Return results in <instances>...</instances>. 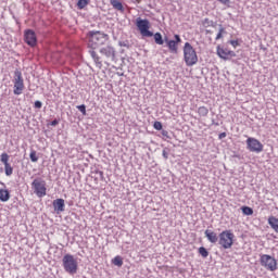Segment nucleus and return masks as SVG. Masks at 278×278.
Masks as SVG:
<instances>
[{"label": "nucleus", "instance_id": "nucleus-33", "mask_svg": "<svg viewBox=\"0 0 278 278\" xmlns=\"http://www.w3.org/2000/svg\"><path fill=\"white\" fill-rule=\"evenodd\" d=\"M174 42L176 45H181V37L179 35H174Z\"/></svg>", "mask_w": 278, "mask_h": 278}, {"label": "nucleus", "instance_id": "nucleus-44", "mask_svg": "<svg viewBox=\"0 0 278 278\" xmlns=\"http://www.w3.org/2000/svg\"><path fill=\"white\" fill-rule=\"evenodd\" d=\"M213 125H216V126H218V123H214V119H213Z\"/></svg>", "mask_w": 278, "mask_h": 278}, {"label": "nucleus", "instance_id": "nucleus-27", "mask_svg": "<svg viewBox=\"0 0 278 278\" xmlns=\"http://www.w3.org/2000/svg\"><path fill=\"white\" fill-rule=\"evenodd\" d=\"M112 262L114 266H118V267L123 266V257L121 256H115Z\"/></svg>", "mask_w": 278, "mask_h": 278}, {"label": "nucleus", "instance_id": "nucleus-28", "mask_svg": "<svg viewBox=\"0 0 278 278\" xmlns=\"http://www.w3.org/2000/svg\"><path fill=\"white\" fill-rule=\"evenodd\" d=\"M29 159L34 163L38 162V155L36 154V150H31V152L29 154Z\"/></svg>", "mask_w": 278, "mask_h": 278}, {"label": "nucleus", "instance_id": "nucleus-11", "mask_svg": "<svg viewBox=\"0 0 278 278\" xmlns=\"http://www.w3.org/2000/svg\"><path fill=\"white\" fill-rule=\"evenodd\" d=\"M101 55H104L110 62H116V49L112 46H105L100 49Z\"/></svg>", "mask_w": 278, "mask_h": 278}, {"label": "nucleus", "instance_id": "nucleus-14", "mask_svg": "<svg viewBox=\"0 0 278 278\" xmlns=\"http://www.w3.org/2000/svg\"><path fill=\"white\" fill-rule=\"evenodd\" d=\"M205 238H207L208 242H211V244H216V242H218L219 237L216 232H214L213 230L206 229L204 231Z\"/></svg>", "mask_w": 278, "mask_h": 278}, {"label": "nucleus", "instance_id": "nucleus-2", "mask_svg": "<svg viewBox=\"0 0 278 278\" xmlns=\"http://www.w3.org/2000/svg\"><path fill=\"white\" fill-rule=\"evenodd\" d=\"M87 39L89 49H99V47L108 42V34L100 30H91L87 33Z\"/></svg>", "mask_w": 278, "mask_h": 278}, {"label": "nucleus", "instance_id": "nucleus-31", "mask_svg": "<svg viewBox=\"0 0 278 278\" xmlns=\"http://www.w3.org/2000/svg\"><path fill=\"white\" fill-rule=\"evenodd\" d=\"M34 109L35 110H41L42 109V102L40 100L35 101Z\"/></svg>", "mask_w": 278, "mask_h": 278}, {"label": "nucleus", "instance_id": "nucleus-7", "mask_svg": "<svg viewBox=\"0 0 278 278\" xmlns=\"http://www.w3.org/2000/svg\"><path fill=\"white\" fill-rule=\"evenodd\" d=\"M13 84V94H23V90H25V80L23 79V73L18 68L14 71Z\"/></svg>", "mask_w": 278, "mask_h": 278}, {"label": "nucleus", "instance_id": "nucleus-45", "mask_svg": "<svg viewBox=\"0 0 278 278\" xmlns=\"http://www.w3.org/2000/svg\"><path fill=\"white\" fill-rule=\"evenodd\" d=\"M119 77H123V74H119Z\"/></svg>", "mask_w": 278, "mask_h": 278}, {"label": "nucleus", "instance_id": "nucleus-4", "mask_svg": "<svg viewBox=\"0 0 278 278\" xmlns=\"http://www.w3.org/2000/svg\"><path fill=\"white\" fill-rule=\"evenodd\" d=\"M184 59L185 63L188 66H194L197 62H199V56L197 55V50L190 45V42H186L184 46Z\"/></svg>", "mask_w": 278, "mask_h": 278}, {"label": "nucleus", "instance_id": "nucleus-43", "mask_svg": "<svg viewBox=\"0 0 278 278\" xmlns=\"http://www.w3.org/2000/svg\"><path fill=\"white\" fill-rule=\"evenodd\" d=\"M205 31H206V34H212V30H207V29H206Z\"/></svg>", "mask_w": 278, "mask_h": 278}, {"label": "nucleus", "instance_id": "nucleus-9", "mask_svg": "<svg viewBox=\"0 0 278 278\" xmlns=\"http://www.w3.org/2000/svg\"><path fill=\"white\" fill-rule=\"evenodd\" d=\"M247 149L250 153H262L264 151V144L260 140L253 137H249L245 141Z\"/></svg>", "mask_w": 278, "mask_h": 278}, {"label": "nucleus", "instance_id": "nucleus-36", "mask_svg": "<svg viewBox=\"0 0 278 278\" xmlns=\"http://www.w3.org/2000/svg\"><path fill=\"white\" fill-rule=\"evenodd\" d=\"M219 3H223V5H227L229 8V4L231 3L230 0H217Z\"/></svg>", "mask_w": 278, "mask_h": 278}, {"label": "nucleus", "instance_id": "nucleus-21", "mask_svg": "<svg viewBox=\"0 0 278 278\" xmlns=\"http://www.w3.org/2000/svg\"><path fill=\"white\" fill-rule=\"evenodd\" d=\"M202 25L203 27H216L217 23L206 17L203 20Z\"/></svg>", "mask_w": 278, "mask_h": 278}, {"label": "nucleus", "instance_id": "nucleus-38", "mask_svg": "<svg viewBox=\"0 0 278 278\" xmlns=\"http://www.w3.org/2000/svg\"><path fill=\"white\" fill-rule=\"evenodd\" d=\"M230 45L236 48L240 45V42H238V40H230Z\"/></svg>", "mask_w": 278, "mask_h": 278}, {"label": "nucleus", "instance_id": "nucleus-32", "mask_svg": "<svg viewBox=\"0 0 278 278\" xmlns=\"http://www.w3.org/2000/svg\"><path fill=\"white\" fill-rule=\"evenodd\" d=\"M77 110L81 112L83 116H86V104L78 105Z\"/></svg>", "mask_w": 278, "mask_h": 278}, {"label": "nucleus", "instance_id": "nucleus-15", "mask_svg": "<svg viewBox=\"0 0 278 278\" xmlns=\"http://www.w3.org/2000/svg\"><path fill=\"white\" fill-rule=\"evenodd\" d=\"M89 53H90L97 68H103V62H101V56H99V54H97L94 49L89 50Z\"/></svg>", "mask_w": 278, "mask_h": 278}, {"label": "nucleus", "instance_id": "nucleus-42", "mask_svg": "<svg viewBox=\"0 0 278 278\" xmlns=\"http://www.w3.org/2000/svg\"><path fill=\"white\" fill-rule=\"evenodd\" d=\"M163 40H164V42H166V45H168V42H170L172 39H168V36H165V37L163 38Z\"/></svg>", "mask_w": 278, "mask_h": 278}, {"label": "nucleus", "instance_id": "nucleus-22", "mask_svg": "<svg viewBox=\"0 0 278 278\" xmlns=\"http://www.w3.org/2000/svg\"><path fill=\"white\" fill-rule=\"evenodd\" d=\"M241 212L244 214V216H253V208L250 206H242Z\"/></svg>", "mask_w": 278, "mask_h": 278}, {"label": "nucleus", "instance_id": "nucleus-40", "mask_svg": "<svg viewBox=\"0 0 278 278\" xmlns=\"http://www.w3.org/2000/svg\"><path fill=\"white\" fill-rule=\"evenodd\" d=\"M163 157L164 160H168V152L166 151V149L163 150Z\"/></svg>", "mask_w": 278, "mask_h": 278}, {"label": "nucleus", "instance_id": "nucleus-24", "mask_svg": "<svg viewBox=\"0 0 278 278\" xmlns=\"http://www.w3.org/2000/svg\"><path fill=\"white\" fill-rule=\"evenodd\" d=\"M198 114H199L200 116H207V114H210V110H207L206 106H200V108L198 109Z\"/></svg>", "mask_w": 278, "mask_h": 278}, {"label": "nucleus", "instance_id": "nucleus-6", "mask_svg": "<svg viewBox=\"0 0 278 278\" xmlns=\"http://www.w3.org/2000/svg\"><path fill=\"white\" fill-rule=\"evenodd\" d=\"M218 244L222 247V249H231L233 247V238H236V235L231 232V230H224L218 236Z\"/></svg>", "mask_w": 278, "mask_h": 278}, {"label": "nucleus", "instance_id": "nucleus-17", "mask_svg": "<svg viewBox=\"0 0 278 278\" xmlns=\"http://www.w3.org/2000/svg\"><path fill=\"white\" fill-rule=\"evenodd\" d=\"M166 47L169 49V53H178L179 52V46L176 45V42L173 39L170 41H167Z\"/></svg>", "mask_w": 278, "mask_h": 278}, {"label": "nucleus", "instance_id": "nucleus-16", "mask_svg": "<svg viewBox=\"0 0 278 278\" xmlns=\"http://www.w3.org/2000/svg\"><path fill=\"white\" fill-rule=\"evenodd\" d=\"M10 190L8 189H0V201L2 203H8L10 201Z\"/></svg>", "mask_w": 278, "mask_h": 278}, {"label": "nucleus", "instance_id": "nucleus-1", "mask_svg": "<svg viewBox=\"0 0 278 278\" xmlns=\"http://www.w3.org/2000/svg\"><path fill=\"white\" fill-rule=\"evenodd\" d=\"M136 26L143 38H154L155 45H164V37H162V33L153 34V31L149 30L151 29V22H149V20H142V17H138L136 20Z\"/></svg>", "mask_w": 278, "mask_h": 278}, {"label": "nucleus", "instance_id": "nucleus-12", "mask_svg": "<svg viewBox=\"0 0 278 278\" xmlns=\"http://www.w3.org/2000/svg\"><path fill=\"white\" fill-rule=\"evenodd\" d=\"M0 162H2V164H4V173L7 175V177H11L12 173H14V168L12 167V165H10V155L8 153H2L0 155Z\"/></svg>", "mask_w": 278, "mask_h": 278}, {"label": "nucleus", "instance_id": "nucleus-29", "mask_svg": "<svg viewBox=\"0 0 278 278\" xmlns=\"http://www.w3.org/2000/svg\"><path fill=\"white\" fill-rule=\"evenodd\" d=\"M119 47H125L126 49H130L131 45L129 43V40L118 41Z\"/></svg>", "mask_w": 278, "mask_h": 278}, {"label": "nucleus", "instance_id": "nucleus-39", "mask_svg": "<svg viewBox=\"0 0 278 278\" xmlns=\"http://www.w3.org/2000/svg\"><path fill=\"white\" fill-rule=\"evenodd\" d=\"M224 138H227V132H222L218 135L219 140H223Z\"/></svg>", "mask_w": 278, "mask_h": 278}, {"label": "nucleus", "instance_id": "nucleus-41", "mask_svg": "<svg viewBox=\"0 0 278 278\" xmlns=\"http://www.w3.org/2000/svg\"><path fill=\"white\" fill-rule=\"evenodd\" d=\"M162 136H164L165 138H170L168 136V130H162Z\"/></svg>", "mask_w": 278, "mask_h": 278}, {"label": "nucleus", "instance_id": "nucleus-23", "mask_svg": "<svg viewBox=\"0 0 278 278\" xmlns=\"http://www.w3.org/2000/svg\"><path fill=\"white\" fill-rule=\"evenodd\" d=\"M218 27H219V30L215 40H220V38H223V34H227V30H225V27H223V24H219Z\"/></svg>", "mask_w": 278, "mask_h": 278}, {"label": "nucleus", "instance_id": "nucleus-35", "mask_svg": "<svg viewBox=\"0 0 278 278\" xmlns=\"http://www.w3.org/2000/svg\"><path fill=\"white\" fill-rule=\"evenodd\" d=\"M49 125H51V127H58V125H60V121L55 118Z\"/></svg>", "mask_w": 278, "mask_h": 278}, {"label": "nucleus", "instance_id": "nucleus-19", "mask_svg": "<svg viewBox=\"0 0 278 278\" xmlns=\"http://www.w3.org/2000/svg\"><path fill=\"white\" fill-rule=\"evenodd\" d=\"M229 50L228 49H224V48H220V46H217V55L222 59V60H229V56H228V52Z\"/></svg>", "mask_w": 278, "mask_h": 278}, {"label": "nucleus", "instance_id": "nucleus-34", "mask_svg": "<svg viewBox=\"0 0 278 278\" xmlns=\"http://www.w3.org/2000/svg\"><path fill=\"white\" fill-rule=\"evenodd\" d=\"M96 175H98V176H97V179H100V181H103V179H104L103 172H101V170H96Z\"/></svg>", "mask_w": 278, "mask_h": 278}, {"label": "nucleus", "instance_id": "nucleus-18", "mask_svg": "<svg viewBox=\"0 0 278 278\" xmlns=\"http://www.w3.org/2000/svg\"><path fill=\"white\" fill-rule=\"evenodd\" d=\"M110 3L114 8V10H117L118 12H125V7H123V2L118 0H111Z\"/></svg>", "mask_w": 278, "mask_h": 278}, {"label": "nucleus", "instance_id": "nucleus-5", "mask_svg": "<svg viewBox=\"0 0 278 278\" xmlns=\"http://www.w3.org/2000/svg\"><path fill=\"white\" fill-rule=\"evenodd\" d=\"M31 188L34 190V194L39 199L47 197V181L41 177H37L33 180Z\"/></svg>", "mask_w": 278, "mask_h": 278}, {"label": "nucleus", "instance_id": "nucleus-26", "mask_svg": "<svg viewBox=\"0 0 278 278\" xmlns=\"http://www.w3.org/2000/svg\"><path fill=\"white\" fill-rule=\"evenodd\" d=\"M89 3L90 0H78L77 8L78 10H84V8H86V5H88Z\"/></svg>", "mask_w": 278, "mask_h": 278}, {"label": "nucleus", "instance_id": "nucleus-8", "mask_svg": "<svg viewBox=\"0 0 278 278\" xmlns=\"http://www.w3.org/2000/svg\"><path fill=\"white\" fill-rule=\"evenodd\" d=\"M261 266L269 270L270 273H275L277 270V260L268 254H262L260 258Z\"/></svg>", "mask_w": 278, "mask_h": 278}, {"label": "nucleus", "instance_id": "nucleus-20", "mask_svg": "<svg viewBox=\"0 0 278 278\" xmlns=\"http://www.w3.org/2000/svg\"><path fill=\"white\" fill-rule=\"evenodd\" d=\"M268 225L271 227V229H274V231H276V233H278V218L275 216H270L268 218Z\"/></svg>", "mask_w": 278, "mask_h": 278}, {"label": "nucleus", "instance_id": "nucleus-25", "mask_svg": "<svg viewBox=\"0 0 278 278\" xmlns=\"http://www.w3.org/2000/svg\"><path fill=\"white\" fill-rule=\"evenodd\" d=\"M198 253L202 256V257H207L210 255V252L207 251V249L205 247H200L198 250Z\"/></svg>", "mask_w": 278, "mask_h": 278}, {"label": "nucleus", "instance_id": "nucleus-13", "mask_svg": "<svg viewBox=\"0 0 278 278\" xmlns=\"http://www.w3.org/2000/svg\"><path fill=\"white\" fill-rule=\"evenodd\" d=\"M52 205H53L54 212H56V214H62V212H64V210L66 207V204L64 203V199H62V198L55 199L52 202Z\"/></svg>", "mask_w": 278, "mask_h": 278}, {"label": "nucleus", "instance_id": "nucleus-10", "mask_svg": "<svg viewBox=\"0 0 278 278\" xmlns=\"http://www.w3.org/2000/svg\"><path fill=\"white\" fill-rule=\"evenodd\" d=\"M24 40L28 47H36V45H38V37L33 29H26L24 31Z\"/></svg>", "mask_w": 278, "mask_h": 278}, {"label": "nucleus", "instance_id": "nucleus-37", "mask_svg": "<svg viewBox=\"0 0 278 278\" xmlns=\"http://www.w3.org/2000/svg\"><path fill=\"white\" fill-rule=\"evenodd\" d=\"M228 58H236V52L235 51H231V50H228Z\"/></svg>", "mask_w": 278, "mask_h": 278}, {"label": "nucleus", "instance_id": "nucleus-30", "mask_svg": "<svg viewBox=\"0 0 278 278\" xmlns=\"http://www.w3.org/2000/svg\"><path fill=\"white\" fill-rule=\"evenodd\" d=\"M153 127H154V129H156V131H162V129H163L162 122H157V121L154 122Z\"/></svg>", "mask_w": 278, "mask_h": 278}, {"label": "nucleus", "instance_id": "nucleus-3", "mask_svg": "<svg viewBox=\"0 0 278 278\" xmlns=\"http://www.w3.org/2000/svg\"><path fill=\"white\" fill-rule=\"evenodd\" d=\"M62 264L65 273L68 275H77V268H79V264L77 263V258H75L72 254H65L62 258Z\"/></svg>", "mask_w": 278, "mask_h": 278}]
</instances>
